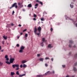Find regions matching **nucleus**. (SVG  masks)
Wrapping results in <instances>:
<instances>
[{
	"instance_id": "1",
	"label": "nucleus",
	"mask_w": 77,
	"mask_h": 77,
	"mask_svg": "<svg viewBox=\"0 0 77 77\" xmlns=\"http://www.w3.org/2000/svg\"><path fill=\"white\" fill-rule=\"evenodd\" d=\"M15 7L16 9H17L18 8V5H17V3H15L14 4H13L11 7L9 8L10 9H11L12 8H13Z\"/></svg>"
},
{
	"instance_id": "2",
	"label": "nucleus",
	"mask_w": 77,
	"mask_h": 77,
	"mask_svg": "<svg viewBox=\"0 0 77 77\" xmlns=\"http://www.w3.org/2000/svg\"><path fill=\"white\" fill-rule=\"evenodd\" d=\"M24 48H25V47L23 46H21L20 48V50L19 51V53H23V50Z\"/></svg>"
},
{
	"instance_id": "3",
	"label": "nucleus",
	"mask_w": 77,
	"mask_h": 77,
	"mask_svg": "<svg viewBox=\"0 0 77 77\" xmlns=\"http://www.w3.org/2000/svg\"><path fill=\"white\" fill-rule=\"evenodd\" d=\"M14 60H15V59L14 58H11L10 60V62L11 63H13Z\"/></svg>"
},
{
	"instance_id": "4",
	"label": "nucleus",
	"mask_w": 77,
	"mask_h": 77,
	"mask_svg": "<svg viewBox=\"0 0 77 77\" xmlns=\"http://www.w3.org/2000/svg\"><path fill=\"white\" fill-rule=\"evenodd\" d=\"M13 68H15V67H19V65L18 64H14L12 65Z\"/></svg>"
},
{
	"instance_id": "5",
	"label": "nucleus",
	"mask_w": 77,
	"mask_h": 77,
	"mask_svg": "<svg viewBox=\"0 0 77 77\" xmlns=\"http://www.w3.org/2000/svg\"><path fill=\"white\" fill-rule=\"evenodd\" d=\"M52 72L50 71H48L46 73H45V75H47L48 74H51Z\"/></svg>"
},
{
	"instance_id": "6",
	"label": "nucleus",
	"mask_w": 77,
	"mask_h": 77,
	"mask_svg": "<svg viewBox=\"0 0 77 77\" xmlns=\"http://www.w3.org/2000/svg\"><path fill=\"white\" fill-rule=\"evenodd\" d=\"M37 31H38V30L37 29H36V26H35L34 32L35 35L37 34L36 32H37Z\"/></svg>"
},
{
	"instance_id": "7",
	"label": "nucleus",
	"mask_w": 77,
	"mask_h": 77,
	"mask_svg": "<svg viewBox=\"0 0 77 77\" xmlns=\"http://www.w3.org/2000/svg\"><path fill=\"white\" fill-rule=\"evenodd\" d=\"M41 29H42V28H41V27L40 26H39L38 28V31L39 32V33H40V32L41 31Z\"/></svg>"
},
{
	"instance_id": "8",
	"label": "nucleus",
	"mask_w": 77,
	"mask_h": 77,
	"mask_svg": "<svg viewBox=\"0 0 77 77\" xmlns=\"http://www.w3.org/2000/svg\"><path fill=\"white\" fill-rule=\"evenodd\" d=\"M25 75H26V73L23 74L22 75H19V77H23V76H25Z\"/></svg>"
},
{
	"instance_id": "9",
	"label": "nucleus",
	"mask_w": 77,
	"mask_h": 77,
	"mask_svg": "<svg viewBox=\"0 0 77 77\" xmlns=\"http://www.w3.org/2000/svg\"><path fill=\"white\" fill-rule=\"evenodd\" d=\"M48 48H51L53 47V46H51V44H49L48 45Z\"/></svg>"
},
{
	"instance_id": "10",
	"label": "nucleus",
	"mask_w": 77,
	"mask_h": 77,
	"mask_svg": "<svg viewBox=\"0 0 77 77\" xmlns=\"http://www.w3.org/2000/svg\"><path fill=\"white\" fill-rule=\"evenodd\" d=\"M28 8H31L32 7V4H30L28 5L27 6Z\"/></svg>"
},
{
	"instance_id": "11",
	"label": "nucleus",
	"mask_w": 77,
	"mask_h": 77,
	"mask_svg": "<svg viewBox=\"0 0 77 77\" xmlns=\"http://www.w3.org/2000/svg\"><path fill=\"white\" fill-rule=\"evenodd\" d=\"M38 77H43V75H36Z\"/></svg>"
},
{
	"instance_id": "12",
	"label": "nucleus",
	"mask_w": 77,
	"mask_h": 77,
	"mask_svg": "<svg viewBox=\"0 0 77 77\" xmlns=\"http://www.w3.org/2000/svg\"><path fill=\"white\" fill-rule=\"evenodd\" d=\"M5 63H7V64H8V65H10L11 64V62H9L8 61H6Z\"/></svg>"
},
{
	"instance_id": "13",
	"label": "nucleus",
	"mask_w": 77,
	"mask_h": 77,
	"mask_svg": "<svg viewBox=\"0 0 77 77\" xmlns=\"http://www.w3.org/2000/svg\"><path fill=\"white\" fill-rule=\"evenodd\" d=\"M26 62H27V61L26 60H24L22 61V63H26Z\"/></svg>"
},
{
	"instance_id": "14",
	"label": "nucleus",
	"mask_w": 77,
	"mask_h": 77,
	"mask_svg": "<svg viewBox=\"0 0 77 77\" xmlns=\"http://www.w3.org/2000/svg\"><path fill=\"white\" fill-rule=\"evenodd\" d=\"M3 38L4 39H7V36H5V35L3 36Z\"/></svg>"
},
{
	"instance_id": "15",
	"label": "nucleus",
	"mask_w": 77,
	"mask_h": 77,
	"mask_svg": "<svg viewBox=\"0 0 77 77\" xmlns=\"http://www.w3.org/2000/svg\"><path fill=\"white\" fill-rule=\"evenodd\" d=\"M11 75H15V72H11Z\"/></svg>"
},
{
	"instance_id": "16",
	"label": "nucleus",
	"mask_w": 77,
	"mask_h": 77,
	"mask_svg": "<svg viewBox=\"0 0 77 77\" xmlns=\"http://www.w3.org/2000/svg\"><path fill=\"white\" fill-rule=\"evenodd\" d=\"M20 6H19L20 8H22V7H23V5H22V4H20Z\"/></svg>"
},
{
	"instance_id": "17",
	"label": "nucleus",
	"mask_w": 77,
	"mask_h": 77,
	"mask_svg": "<svg viewBox=\"0 0 77 77\" xmlns=\"http://www.w3.org/2000/svg\"><path fill=\"white\" fill-rule=\"evenodd\" d=\"M39 60H40V61H42V62H43V60H44V59L43 58H41L39 59Z\"/></svg>"
},
{
	"instance_id": "18",
	"label": "nucleus",
	"mask_w": 77,
	"mask_h": 77,
	"mask_svg": "<svg viewBox=\"0 0 77 77\" xmlns=\"http://www.w3.org/2000/svg\"><path fill=\"white\" fill-rule=\"evenodd\" d=\"M73 70L74 71H77V69L75 67H73Z\"/></svg>"
},
{
	"instance_id": "19",
	"label": "nucleus",
	"mask_w": 77,
	"mask_h": 77,
	"mask_svg": "<svg viewBox=\"0 0 77 77\" xmlns=\"http://www.w3.org/2000/svg\"><path fill=\"white\" fill-rule=\"evenodd\" d=\"M16 74L17 75H20V73H19V71H17L16 72Z\"/></svg>"
},
{
	"instance_id": "20",
	"label": "nucleus",
	"mask_w": 77,
	"mask_h": 77,
	"mask_svg": "<svg viewBox=\"0 0 77 77\" xmlns=\"http://www.w3.org/2000/svg\"><path fill=\"white\" fill-rule=\"evenodd\" d=\"M23 68H25V67H26V66H27V65H26L25 64H23Z\"/></svg>"
},
{
	"instance_id": "21",
	"label": "nucleus",
	"mask_w": 77,
	"mask_h": 77,
	"mask_svg": "<svg viewBox=\"0 0 77 77\" xmlns=\"http://www.w3.org/2000/svg\"><path fill=\"white\" fill-rule=\"evenodd\" d=\"M3 63L2 62H0V66H2V65H3Z\"/></svg>"
},
{
	"instance_id": "22",
	"label": "nucleus",
	"mask_w": 77,
	"mask_h": 77,
	"mask_svg": "<svg viewBox=\"0 0 77 77\" xmlns=\"http://www.w3.org/2000/svg\"><path fill=\"white\" fill-rule=\"evenodd\" d=\"M28 36V34H26L25 35V37L26 38Z\"/></svg>"
},
{
	"instance_id": "23",
	"label": "nucleus",
	"mask_w": 77,
	"mask_h": 77,
	"mask_svg": "<svg viewBox=\"0 0 77 77\" xmlns=\"http://www.w3.org/2000/svg\"><path fill=\"white\" fill-rule=\"evenodd\" d=\"M34 17L36 18V17H37V16L36 15L34 14Z\"/></svg>"
},
{
	"instance_id": "24",
	"label": "nucleus",
	"mask_w": 77,
	"mask_h": 77,
	"mask_svg": "<svg viewBox=\"0 0 77 77\" xmlns=\"http://www.w3.org/2000/svg\"><path fill=\"white\" fill-rule=\"evenodd\" d=\"M70 6L71 8H73V7H74L73 5H71V4L70 5Z\"/></svg>"
},
{
	"instance_id": "25",
	"label": "nucleus",
	"mask_w": 77,
	"mask_h": 77,
	"mask_svg": "<svg viewBox=\"0 0 77 77\" xmlns=\"http://www.w3.org/2000/svg\"><path fill=\"white\" fill-rule=\"evenodd\" d=\"M69 43L70 44H72V40H70Z\"/></svg>"
},
{
	"instance_id": "26",
	"label": "nucleus",
	"mask_w": 77,
	"mask_h": 77,
	"mask_svg": "<svg viewBox=\"0 0 77 77\" xmlns=\"http://www.w3.org/2000/svg\"><path fill=\"white\" fill-rule=\"evenodd\" d=\"M8 55H6L5 57V59H6V58H8Z\"/></svg>"
},
{
	"instance_id": "27",
	"label": "nucleus",
	"mask_w": 77,
	"mask_h": 77,
	"mask_svg": "<svg viewBox=\"0 0 77 77\" xmlns=\"http://www.w3.org/2000/svg\"><path fill=\"white\" fill-rule=\"evenodd\" d=\"M42 41H43V42H44V41H45V38H42Z\"/></svg>"
},
{
	"instance_id": "28",
	"label": "nucleus",
	"mask_w": 77,
	"mask_h": 77,
	"mask_svg": "<svg viewBox=\"0 0 77 77\" xmlns=\"http://www.w3.org/2000/svg\"><path fill=\"white\" fill-rule=\"evenodd\" d=\"M16 46L17 47H20V45H19V44H17L16 45Z\"/></svg>"
},
{
	"instance_id": "29",
	"label": "nucleus",
	"mask_w": 77,
	"mask_h": 77,
	"mask_svg": "<svg viewBox=\"0 0 77 77\" xmlns=\"http://www.w3.org/2000/svg\"><path fill=\"white\" fill-rule=\"evenodd\" d=\"M21 4H23V2H22L20 3V2H19L18 3V5L19 6L20 5H21Z\"/></svg>"
},
{
	"instance_id": "30",
	"label": "nucleus",
	"mask_w": 77,
	"mask_h": 77,
	"mask_svg": "<svg viewBox=\"0 0 77 77\" xmlns=\"http://www.w3.org/2000/svg\"><path fill=\"white\" fill-rule=\"evenodd\" d=\"M14 13H15V12L14 11H12V15H14Z\"/></svg>"
},
{
	"instance_id": "31",
	"label": "nucleus",
	"mask_w": 77,
	"mask_h": 77,
	"mask_svg": "<svg viewBox=\"0 0 77 77\" xmlns=\"http://www.w3.org/2000/svg\"><path fill=\"white\" fill-rule=\"evenodd\" d=\"M11 26H14L15 25L14 24H13V23H11Z\"/></svg>"
},
{
	"instance_id": "32",
	"label": "nucleus",
	"mask_w": 77,
	"mask_h": 77,
	"mask_svg": "<svg viewBox=\"0 0 77 77\" xmlns=\"http://www.w3.org/2000/svg\"><path fill=\"white\" fill-rule=\"evenodd\" d=\"M50 30H51V31L52 32L53 30V28H51Z\"/></svg>"
},
{
	"instance_id": "33",
	"label": "nucleus",
	"mask_w": 77,
	"mask_h": 77,
	"mask_svg": "<svg viewBox=\"0 0 77 77\" xmlns=\"http://www.w3.org/2000/svg\"><path fill=\"white\" fill-rule=\"evenodd\" d=\"M16 67L17 68L16 69V70H18V69H19V67Z\"/></svg>"
},
{
	"instance_id": "34",
	"label": "nucleus",
	"mask_w": 77,
	"mask_h": 77,
	"mask_svg": "<svg viewBox=\"0 0 77 77\" xmlns=\"http://www.w3.org/2000/svg\"><path fill=\"white\" fill-rule=\"evenodd\" d=\"M35 6H38V4H36L35 5Z\"/></svg>"
},
{
	"instance_id": "35",
	"label": "nucleus",
	"mask_w": 77,
	"mask_h": 77,
	"mask_svg": "<svg viewBox=\"0 0 77 77\" xmlns=\"http://www.w3.org/2000/svg\"><path fill=\"white\" fill-rule=\"evenodd\" d=\"M45 66H46V67L48 66V64H47V63H45Z\"/></svg>"
},
{
	"instance_id": "36",
	"label": "nucleus",
	"mask_w": 77,
	"mask_h": 77,
	"mask_svg": "<svg viewBox=\"0 0 77 77\" xmlns=\"http://www.w3.org/2000/svg\"><path fill=\"white\" fill-rule=\"evenodd\" d=\"M45 59H46V60H47V59H49V58L48 57H46L45 58Z\"/></svg>"
},
{
	"instance_id": "37",
	"label": "nucleus",
	"mask_w": 77,
	"mask_h": 77,
	"mask_svg": "<svg viewBox=\"0 0 77 77\" xmlns=\"http://www.w3.org/2000/svg\"><path fill=\"white\" fill-rule=\"evenodd\" d=\"M36 2H38V3H40V2L38 0H36Z\"/></svg>"
},
{
	"instance_id": "38",
	"label": "nucleus",
	"mask_w": 77,
	"mask_h": 77,
	"mask_svg": "<svg viewBox=\"0 0 77 77\" xmlns=\"http://www.w3.org/2000/svg\"><path fill=\"white\" fill-rule=\"evenodd\" d=\"M27 30L26 29H24L23 31V32H26V31Z\"/></svg>"
},
{
	"instance_id": "39",
	"label": "nucleus",
	"mask_w": 77,
	"mask_h": 77,
	"mask_svg": "<svg viewBox=\"0 0 77 77\" xmlns=\"http://www.w3.org/2000/svg\"><path fill=\"white\" fill-rule=\"evenodd\" d=\"M40 3L41 4V5H43V4H42V2H40Z\"/></svg>"
},
{
	"instance_id": "40",
	"label": "nucleus",
	"mask_w": 77,
	"mask_h": 77,
	"mask_svg": "<svg viewBox=\"0 0 77 77\" xmlns=\"http://www.w3.org/2000/svg\"><path fill=\"white\" fill-rule=\"evenodd\" d=\"M40 56V54H37V57H39Z\"/></svg>"
},
{
	"instance_id": "41",
	"label": "nucleus",
	"mask_w": 77,
	"mask_h": 77,
	"mask_svg": "<svg viewBox=\"0 0 77 77\" xmlns=\"http://www.w3.org/2000/svg\"><path fill=\"white\" fill-rule=\"evenodd\" d=\"M6 60L8 61L9 60V58H6Z\"/></svg>"
},
{
	"instance_id": "42",
	"label": "nucleus",
	"mask_w": 77,
	"mask_h": 77,
	"mask_svg": "<svg viewBox=\"0 0 77 77\" xmlns=\"http://www.w3.org/2000/svg\"><path fill=\"white\" fill-rule=\"evenodd\" d=\"M20 68H23V64H21L20 66Z\"/></svg>"
},
{
	"instance_id": "43",
	"label": "nucleus",
	"mask_w": 77,
	"mask_h": 77,
	"mask_svg": "<svg viewBox=\"0 0 77 77\" xmlns=\"http://www.w3.org/2000/svg\"><path fill=\"white\" fill-rule=\"evenodd\" d=\"M62 66V67H63V68H65V65H63Z\"/></svg>"
},
{
	"instance_id": "44",
	"label": "nucleus",
	"mask_w": 77,
	"mask_h": 77,
	"mask_svg": "<svg viewBox=\"0 0 77 77\" xmlns=\"http://www.w3.org/2000/svg\"><path fill=\"white\" fill-rule=\"evenodd\" d=\"M52 73H53V74H54V71L53 70L52 71Z\"/></svg>"
},
{
	"instance_id": "45",
	"label": "nucleus",
	"mask_w": 77,
	"mask_h": 77,
	"mask_svg": "<svg viewBox=\"0 0 77 77\" xmlns=\"http://www.w3.org/2000/svg\"><path fill=\"white\" fill-rule=\"evenodd\" d=\"M66 77H70L69 75H67L66 76Z\"/></svg>"
},
{
	"instance_id": "46",
	"label": "nucleus",
	"mask_w": 77,
	"mask_h": 77,
	"mask_svg": "<svg viewBox=\"0 0 77 77\" xmlns=\"http://www.w3.org/2000/svg\"><path fill=\"white\" fill-rule=\"evenodd\" d=\"M43 14H44V15H45V14H47V13L45 12H44Z\"/></svg>"
},
{
	"instance_id": "47",
	"label": "nucleus",
	"mask_w": 77,
	"mask_h": 77,
	"mask_svg": "<svg viewBox=\"0 0 77 77\" xmlns=\"http://www.w3.org/2000/svg\"><path fill=\"white\" fill-rule=\"evenodd\" d=\"M77 65V63H76L75 64V66H76V65Z\"/></svg>"
},
{
	"instance_id": "48",
	"label": "nucleus",
	"mask_w": 77,
	"mask_h": 77,
	"mask_svg": "<svg viewBox=\"0 0 77 77\" xmlns=\"http://www.w3.org/2000/svg\"><path fill=\"white\" fill-rule=\"evenodd\" d=\"M4 43H5V41H2V44H4Z\"/></svg>"
},
{
	"instance_id": "49",
	"label": "nucleus",
	"mask_w": 77,
	"mask_h": 77,
	"mask_svg": "<svg viewBox=\"0 0 77 77\" xmlns=\"http://www.w3.org/2000/svg\"><path fill=\"white\" fill-rule=\"evenodd\" d=\"M51 60L52 61V62H53V58H52L51 59Z\"/></svg>"
},
{
	"instance_id": "50",
	"label": "nucleus",
	"mask_w": 77,
	"mask_h": 77,
	"mask_svg": "<svg viewBox=\"0 0 77 77\" xmlns=\"http://www.w3.org/2000/svg\"><path fill=\"white\" fill-rule=\"evenodd\" d=\"M37 34V35H40V33H38Z\"/></svg>"
},
{
	"instance_id": "51",
	"label": "nucleus",
	"mask_w": 77,
	"mask_h": 77,
	"mask_svg": "<svg viewBox=\"0 0 77 77\" xmlns=\"http://www.w3.org/2000/svg\"><path fill=\"white\" fill-rule=\"evenodd\" d=\"M75 57H77V54H76L75 55Z\"/></svg>"
},
{
	"instance_id": "52",
	"label": "nucleus",
	"mask_w": 77,
	"mask_h": 77,
	"mask_svg": "<svg viewBox=\"0 0 77 77\" xmlns=\"http://www.w3.org/2000/svg\"><path fill=\"white\" fill-rule=\"evenodd\" d=\"M76 22H77V20H75V22H74V23H76Z\"/></svg>"
},
{
	"instance_id": "53",
	"label": "nucleus",
	"mask_w": 77,
	"mask_h": 77,
	"mask_svg": "<svg viewBox=\"0 0 77 77\" xmlns=\"http://www.w3.org/2000/svg\"><path fill=\"white\" fill-rule=\"evenodd\" d=\"M19 27H21V25L20 24H19Z\"/></svg>"
},
{
	"instance_id": "54",
	"label": "nucleus",
	"mask_w": 77,
	"mask_h": 77,
	"mask_svg": "<svg viewBox=\"0 0 77 77\" xmlns=\"http://www.w3.org/2000/svg\"><path fill=\"white\" fill-rule=\"evenodd\" d=\"M55 14H53V15H52V17H55Z\"/></svg>"
},
{
	"instance_id": "55",
	"label": "nucleus",
	"mask_w": 77,
	"mask_h": 77,
	"mask_svg": "<svg viewBox=\"0 0 77 77\" xmlns=\"http://www.w3.org/2000/svg\"><path fill=\"white\" fill-rule=\"evenodd\" d=\"M22 11H25V9H23Z\"/></svg>"
},
{
	"instance_id": "56",
	"label": "nucleus",
	"mask_w": 77,
	"mask_h": 77,
	"mask_svg": "<svg viewBox=\"0 0 77 77\" xmlns=\"http://www.w3.org/2000/svg\"><path fill=\"white\" fill-rule=\"evenodd\" d=\"M69 47H71V45H69Z\"/></svg>"
},
{
	"instance_id": "57",
	"label": "nucleus",
	"mask_w": 77,
	"mask_h": 77,
	"mask_svg": "<svg viewBox=\"0 0 77 77\" xmlns=\"http://www.w3.org/2000/svg\"><path fill=\"white\" fill-rule=\"evenodd\" d=\"M41 20L42 21H44V20Z\"/></svg>"
},
{
	"instance_id": "58",
	"label": "nucleus",
	"mask_w": 77,
	"mask_h": 77,
	"mask_svg": "<svg viewBox=\"0 0 77 77\" xmlns=\"http://www.w3.org/2000/svg\"><path fill=\"white\" fill-rule=\"evenodd\" d=\"M43 43H44V42H42V43H41V44H43Z\"/></svg>"
},
{
	"instance_id": "59",
	"label": "nucleus",
	"mask_w": 77,
	"mask_h": 77,
	"mask_svg": "<svg viewBox=\"0 0 77 77\" xmlns=\"http://www.w3.org/2000/svg\"><path fill=\"white\" fill-rule=\"evenodd\" d=\"M44 18H41V20H44Z\"/></svg>"
},
{
	"instance_id": "60",
	"label": "nucleus",
	"mask_w": 77,
	"mask_h": 77,
	"mask_svg": "<svg viewBox=\"0 0 77 77\" xmlns=\"http://www.w3.org/2000/svg\"><path fill=\"white\" fill-rule=\"evenodd\" d=\"M20 35H23V33L22 32V33H20Z\"/></svg>"
},
{
	"instance_id": "61",
	"label": "nucleus",
	"mask_w": 77,
	"mask_h": 77,
	"mask_svg": "<svg viewBox=\"0 0 77 77\" xmlns=\"http://www.w3.org/2000/svg\"><path fill=\"white\" fill-rule=\"evenodd\" d=\"M73 2H75L76 1V0H73Z\"/></svg>"
},
{
	"instance_id": "62",
	"label": "nucleus",
	"mask_w": 77,
	"mask_h": 77,
	"mask_svg": "<svg viewBox=\"0 0 77 77\" xmlns=\"http://www.w3.org/2000/svg\"><path fill=\"white\" fill-rule=\"evenodd\" d=\"M69 54H71V52H69Z\"/></svg>"
},
{
	"instance_id": "63",
	"label": "nucleus",
	"mask_w": 77,
	"mask_h": 77,
	"mask_svg": "<svg viewBox=\"0 0 77 77\" xmlns=\"http://www.w3.org/2000/svg\"><path fill=\"white\" fill-rule=\"evenodd\" d=\"M42 47H44V44L42 45Z\"/></svg>"
},
{
	"instance_id": "64",
	"label": "nucleus",
	"mask_w": 77,
	"mask_h": 77,
	"mask_svg": "<svg viewBox=\"0 0 77 77\" xmlns=\"http://www.w3.org/2000/svg\"><path fill=\"white\" fill-rule=\"evenodd\" d=\"M19 38H20V37L18 36L17 37V39H19Z\"/></svg>"
}]
</instances>
